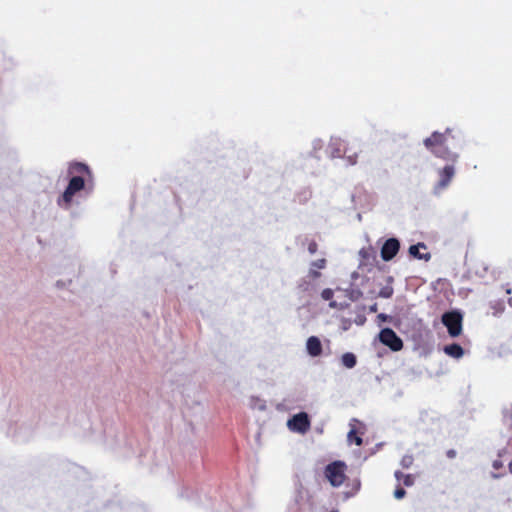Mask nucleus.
Listing matches in <instances>:
<instances>
[{
	"label": "nucleus",
	"instance_id": "obj_1",
	"mask_svg": "<svg viewBox=\"0 0 512 512\" xmlns=\"http://www.w3.org/2000/svg\"><path fill=\"white\" fill-rule=\"evenodd\" d=\"M70 180L64 192L57 198V205L68 210L72 207L75 195L86 188V182L92 179V172L88 165L81 162H72L67 170Z\"/></svg>",
	"mask_w": 512,
	"mask_h": 512
},
{
	"label": "nucleus",
	"instance_id": "obj_2",
	"mask_svg": "<svg viewBox=\"0 0 512 512\" xmlns=\"http://www.w3.org/2000/svg\"><path fill=\"white\" fill-rule=\"evenodd\" d=\"M454 139L451 130L447 129L444 133L433 132L432 135L424 140V145L436 157L447 161H455L457 154L449 147V139Z\"/></svg>",
	"mask_w": 512,
	"mask_h": 512
},
{
	"label": "nucleus",
	"instance_id": "obj_3",
	"mask_svg": "<svg viewBox=\"0 0 512 512\" xmlns=\"http://www.w3.org/2000/svg\"><path fill=\"white\" fill-rule=\"evenodd\" d=\"M347 465L345 462L336 460L329 463L324 469V475L333 487H340L346 480Z\"/></svg>",
	"mask_w": 512,
	"mask_h": 512
},
{
	"label": "nucleus",
	"instance_id": "obj_4",
	"mask_svg": "<svg viewBox=\"0 0 512 512\" xmlns=\"http://www.w3.org/2000/svg\"><path fill=\"white\" fill-rule=\"evenodd\" d=\"M442 323L447 327L451 337H457L462 332V315L457 311L446 312L442 315Z\"/></svg>",
	"mask_w": 512,
	"mask_h": 512
},
{
	"label": "nucleus",
	"instance_id": "obj_5",
	"mask_svg": "<svg viewBox=\"0 0 512 512\" xmlns=\"http://www.w3.org/2000/svg\"><path fill=\"white\" fill-rule=\"evenodd\" d=\"M379 340L392 351L397 352L403 348V341L391 328L382 329L379 334Z\"/></svg>",
	"mask_w": 512,
	"mask_h": 512
},
{
	"label": "nucleus",
	"instance_id": "obj_6",
	"mask_svg": "<svg viewBox=\"0 0 512 512\" xmlns=\"http://www.w3.org/2000/svg\"><path fill=\"white\" fill-rule=\"evenodd\" d=\"M287 425L291 431L305 434L310 429L311 423L308 414L300 412L289 419Z\"/></svg>",
	"mask_w": 512,
	"mask_h": 512
},
{
	"label": "nucleus",
	"instance_id": "obj_7",
	"mask_svg": "<svg viewBox=\"0 0 512 512\" xmlns=\"http://www.w3.org/2000/svg\"><path fill=\"white\" fill-rule=\"evenodd\" d=\"M439 181L434 187L435 193L441 192L443 189L447 188L450 184L451 180L454 177L455 170L452 165H446L443 169L439 170Z\"/></svg>",
	"mask_w": 512,
	"mask_h": 512
},
{
	"label": "nucleus",
	"instance_id": "obj_8",
	"mask_svg": "<svg viewBox=\"0 0 512 512\" xmlns=\"http://www.w3.org/2000/svg\"><path fill=\"white\" fill-rule=\"evenodd\" d=\"M400 249V243L396 238H389L381 248V258L384 261L393 259Z\"/></svg>",
	"mask_w": 512,
	"mask_h": 512
},
{
	"label": "nucleus",
	"instance_id": "obj_9",
	"mask_svg": "<svg viewBox=\"0 0 512 512\" xmlns=\"http://www.w3.org/2000/svg\"><path fill=\"white\" fill-rule=\"evenodd\" d=\"M307 352L312 357H317L322 353V344L318 337L311 336L306 343Z\"/></svg>",
	"mask_w": 512,
	"mask_h": 512
},
{
	"label": "nucleus",
	"instance_id": "obj_10",
	"mask_svg": "<svg viewBox=\"0 0 512 512\" xmlns=\"http://www.w3.org/2000/svg\"><path fill=\"white\" fill-rule=\"evenodd\" d=\"M420 248L426 249V246L424 243H418L416 245H411L409 247V254L417 259H424L428 261L431 258V255L429 253L422 254L420 253Z\"/></svg>",
	"mask_w": 512,
	"mask_h": 512
},
{
	"label": "nucleus",
	"instance_id": "obj_11",
	"mask_svg": "<svg viewBox=\"0 0 512 512\" xmlns=\"http://www.w3.org/2000/svg\"><path fill=\"white\" fill-rule=\"evenodd\" d=\"M444 352L448 356L456 358V359H459V358H461L464 355L463 348L459 344H457V343L446 345L444 347Z\"/></svg>",
	"mask_w": 512,
	"mask_h": 512
},
{
	"label": "nucleus",
	"instance_id": "obj_12",
	"mask_svg": "<svg viewBox=\"0 0 512 512\" xmlns=\"http://www.w3.org/2000/svg\"><path fill=\"white\" fill-rule=\"evenodd\" d=\"M395 478L402 482L404 486L406 487H410L414 484V476L411 475V474H404L402 473L401 471H396L395 472Z\"/></svg>",
	"mask_w": 512,
	"mask_h": 512
},
{
	"label": "nucleus",
	"instance_id": "obj_13",
	"mask_svg": "<svg viewBox=\"0 0 512 512\" xmlns=\"http://www.w3.org/2000/svg\"><path fill=\"white\" fill-rule=\"evenodd\" d=\"M341 362L346 368L351 369L356 365L357 359L353 353L347 352L342 355Z\"/></svg>",
	"mask_w": 512,
	"mask_h": 512
},
{
	"label": "nucleus",
	"instance_id": "obj_14",
	"mask_svg": "<svg viewBox=\"0 0 512 512\" xmlns=\"http://www.w3.org/2000/svg\"><path fill=\"white\" fill-rule=\"evenodd\" d=\"M328 149L330 150L331 157L335 158L342 156V143L339 140L331 142Z\"/></svg>",
	"mask_w": 512,
	"mask_h": 512
},
{
	"label": "nucleus",
	"instance_id": "obj_15",
	"mask_svg": "<svg viewBox=\"0 0 512 512\" xmlns=\"http://www.w3.org/2000/svg\"><path fill=\"white\" fill-rule=\"evenodd\" d=\"M333 295H334V292L332 289L330 288H326L324 289L322 292H321V297L324 299V300H327V301H330L329 303V306L331 308H336L337 307V303L335 301H331L332 298H333Z\"/></svg>",
	"mask_w": 512,
	"mask_h": 512
},
{
	"label": "nucleus",
	"instance_id": "obj_16",
	"mask_svg": "<svg viewBox=\"0 0 512 512\" xmlns=\"http://www.w3.org/2000/svg\"><path fill=\"white\" fill-rule=\"evenodd\" d=\"M347 438L349 442H354L357 446L362 445V438L357 435V432L354 428L349 431Z\"/></svg>",
	"mask_w": 512,
	"mask_h": 512
},
{
	"label": "nucleus",
	"instance_id": "obj_17",
	"mask_svg": "<svg viewBox=\"0 0 512 512\" xmlns=\"http://www.w3.org/2000/svg\"><path fill=\"white\" fill-rule=\"evenodd\" d=\"M325 266H326V260L324 258L318 259L311 263V267H313L315 269H324Z\"/></svg>",
	"mask_w": 512,
	"mask_h": 512
},
{
	"label": "nucleus",
	"instance_id": "obj_18",
	"mask_svg": "<svg viewBox=\"0 0 512 512\" xmlns=\"http://www.w3.org/2000/svg\"><path fill=\"white\" fill-rule=\"evenodd\" d=\"M406 495V491L404 488L398 486L394 491V497L398 500L404 498Z\"/></svg>",
	"mask_w": 512,
	"mask_h": 512
},
{
	"label": "nucleus",
	"instance_id": "obj_19",
	"mask_svg": "<svg viewBox=\"0 0 512 512\" xmlns=\"http://www.w3.org/2000/svg\"><path fill=\"white\" fill-rule=\"evenodd\" d=\"M413 463V457L412 456H404L401 460V465L404 468H409Z\"/></svg>",
	"mask_w": 512,
	"mask_h": 512
},
{
	"label": "nucleus",
	"instance_id": "obj_20",
	"mask_svg": "<svg viewBox=\"0 0 512 512\" xmlns=\"http://www.w3.org/2000/svg\"><path fill=\"white\" fill-rule=\"evenodd\" d=\"M318 250V244L315 242V241H311L309 244H308V252L310 254H315Z\"/></svg>",
	"mask_w": 512,
	"mask_h": 512
},
{
	"label": "nucleus",
	"instance_id": "obj_21",
	"mask_svg": "<svg viewBox=\"0 0 512 512\" xmlns=\"http://www.w3.org/2000/svg\"><path fill=\"white\" fill-rule=\"evenodd\" d=\"M309 276L312 277L313 279H316L321 276V273L318 272L315 268L311 267V269L309 271Z\"/></svg>",
	"mask_w": 512,
	"mask_h": 512
},
{
	"label": "nucleus",
	"instance_id": "obj_22",
	"mask_svg": "<svg viewBox=\"0 0 512 512\" xmlns=\"http://www.w3.org/2000/svg\"><path fill=\"white\" fill-rule=\"evenodd\" d=\"M361 295H362V293L360 291H353L351 293L350 299L353 300V301L357 300L358 297L361 296Z\"/></svg>",
	"mask_w": 512,
	"mask_h": 512
},
{
	"label": "nucleus",
	"instance_id": "obj_23",
	"mask_svg": "<svg viewBox=\"0 0 512 512\" xmlns=\"http://www.w3.org/2000/svg\"><path fill=\"white\" fill-rule=\"evenodd\" d=\"M501 467H502V462H501V461H499V460H495V461L493 462V468H494V469H499V468H501Z\"/></svg>",
	"mask_w": 512,
	"mask_h": 512
},
{
	"label": "nucleus",
	"instance_id": "obj_24",
	"mask_svg": "<svg viewBox=\"0 0 512 512\" xmlns=\"http://www.w3.org/2000/svg\"><path fill=\"white\" fill-rule=\"evenodd\" d=\"M455 455H456V452L454 450H449L447 452V456L450 457V458H453Z\"/></svg>",
	"mask_w": 512,
	"mask_h": 512
},
{
	"label": "nucleus",
	"instance_id": "obj_25",
	"mask_svg": "<svg viewBox=\"0 0 512 512\" xmlns=\"http://www.w3.org/2000/svg\"><path fill=\"white\" fill-rule=\"evenodd\" d=\"M380 295L383 297H389L391 295V291L390 292H387V291L381 292Z\"/></svg>",
	"mask_w": 512,
	"mask_h": 512
},
{
	"label": "nucleus",
	"instance_id": "obj_26",
	"mask_svg": "<svg viewBox=\"0 0 512 512\" xmlns=\"http://www.w3.org/2000/svg\"><path fill=\"white\" fill-rule=\"evenodd\" d=\"M370 311L371 312H376L377 311V305L374 304L373 306L370 307Z\"/></svg>",
	"mask_w": 512,
	"mask_h": 512
},
{
	"label": "nucleus",
	"instance_id": "obj_27",
	"mask_svg": "<svg viewBox=\"0 0 512 512\" xmlns=\"http://www.w3.org/2000/svg\"><path fill=\"white\" fill-rule=\"evenodd\" d=\"M508 468H509L510 473H512V460L510 461Z\"/></svg>",
	"mask_w": 512,
	"mask_h": 512
},
{
	"label": "nucleus",
	"instance_id": "obj_28",
	"mask_svg": "<svg viewBox=\"0 0 512 512\" xmlns=\"http://www.w3.org/2000/svg\"><path fill=\"white\" fill-rule=\"evenodd\" d=\"M332 512H337V511H332Z\"/></svg>",
	"mask_w": 512,
	"mask_h": 512
}]
</instances>
